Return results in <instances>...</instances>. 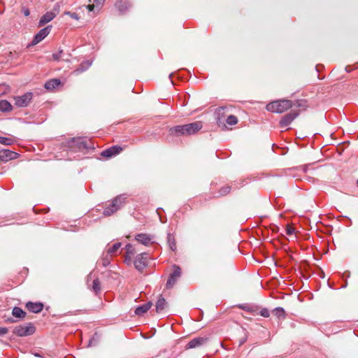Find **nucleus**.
<instances>
[{
    "mask_svg": "<svg viewBox=\"0 0 358 358\" xmlns=\"http://www.w3.org/2000/svg\"><path fill=\"white\" fill-rule=\"evenodd\" d=\"M203 127V123L201 121H196L184 125H178L171 127L169 133L171 136H189L193 135L201 130Z\"/></svg>",
    "mask_w": 358,
    "mask_h": 358,
    "instance_id": "nucleus-1",
    "label": "nucleus"
},
{
    "mask_svg": "<svg viewBox=\"0 0 358 358\" xmlns=\"http://www.w3.org/2000/svg\"><path fill=\"white\" fill-rule=\"evenodd\" d=\"M292 107L290 100L282 99L273 101L266 105V110L272 113H282Z\"/></svg>",
    "mask_w": 358,
    "mask_h": 358,
    "instance_id": "nucleus-2",
    "label": "nucleus"
},
{
    "mask_svg": "<svg viewBox=\"0 0 358 358\" xmlns=\"http://www.w3.org/2000/svg\"><path fill=\"white\" fill-rule=\"evenodd\" d=\"M126 197L124 195H120L115 197L103 210L104 216H110L117 212L125 204Z\"/></svg>",
    "mask_w": 358,
    "mask_h": 358,
    "instance_id": "nucleus-3",
    "label": "nucleus"
},
{
    "mask_svg": "<svg viewBox=\"0 0 358 358\" xmlns=\"http://www.w3.org/2000/svg\"><path fill=\"white\" fill-rule=\"evenodd\" d=\"M35 330V327L31 323H27L15 327L13 333L18 336H27L33 334Z\"/></svg>",
    "mask_w": 358,
    "mask_h": 358,
    "instance_id": "nucleus-4",
    "label": "nucleus"
},
{
    "mask_svg": "<svg viewBox=\"0 0 358 358\" xmlns=\"http://www.w3.org/2000/svg\"><path fill=\"white\" fill-rule=\"evenodd\" d=\"M148 253L147 252H142L136 257L134 264L138 271L142 272L148 266Z\"/></svg>",
    "mask_w": 358,
    "mask_h": 358,
    "instance_id": "nucleus-5",
    "label": "nucleus"
},
{
    "mask_svg": "<svg viewBox=\"0 0 358 358\" xmlns=\"http://www.w3.org/2000/svg\"><path fill=\"white\" fill-rule=\"evenodd\" d=\"M33 98L32 92H27L22 96H15L13 97L15 104L17 107H26L29 105Z\"/></svg>",
    "mask_w": 358,
    "mask_h": 358,
    "instance_id": "nucleus-6",
    "label": "nucleus"
},
{
    "mask_svg": "<svg viewBox=\"0 0 358 358\" xmlns=\"http://www.w3.org/2000/svg\"><path fill=\"white\" fill-rule=\"evenodd\" d=\"M173 271L170 274V275L169 277V279H168V280L166 282V287L167 288L172 287L175 285V283L176 282L178 279L181 275V269H180V268L178 266L173 265Z\"/></svg>",
    "mask_w": 358,
    "mask_h": 358,
    "instance_id": "nucleus-7",
    "label": "nucleus"
},
{
    "mask_svg": "<svg viewBox=\"0 0 358 358\" xmlns=\"http://www.w3.org/2000/svg\"><path fill=\"white\" fill-rule=\"evenodd\" d=\"M52 29L51 25H48L45 28L41 29L34 37L31 45H35L42 41L50 32Z\"/></svg>",
    "mask_w": 358,
    "mask_h": 358,
    "instance_id": "nucleus-8",
    "label": "nucleus"
},
{
    "mask_svg": "<svg viewBox=\"0 0 358 358\" xmlns=\"http://www.w3.org/2000/svg\"><path fill=\"white\" fill-rule=\"evenodd\" d=\"M298 115L299 113L297 111L292 110L281 118L280 126L282 128L287 127Z\"/></svg>",
    "mask_w": 358,
    "mask_h": 358,
    "instance_id": "nucleus-9",
    "label": "nucleus"
},
{
    "mask_svg": "<svg viewBox=\"0 0 358 358\" xmlns=\"http://www.w3.org/2000/svg\"><path fill=\"white\" fill-rule=\"evenodd\" d=\"M18 156L19 155L17 152L10 150L2 149L0 150V160L4 162L17 159Z\"/></svg>",
    "mask_w": 358,
    "mask_h": 358,
    "instance_id": "nucleus-10",
    "label": "nucleus"
},
{
    "mask_svg": "<svg viewBox=\"0 0 358 358\" xmlns=\"http://www.w3.org/2000/svg\"><path fill=\"white\" fill-rule=\"evenodd\" d=\"M135 239L140 243L144 245H149L150 243H153L152 239L153 236L147 234H138L135 236Z\"/></svg>",
    "mask_w": 358,
    "mask_h": 358,
    "instance_id": "nucleus-11",
    "label": "nucleus"
},
{
    "mask_svg": "<svg viewBox=\"0 0 358 358\" xmlns=\"http://www.w3.org/2000/svg\"><path fill=\"white\" fill-rule=\"evenodd\" d=\"M208 338L206 337H196L192 339L187 345V348H195L206 343Z\"/></svg>",
    "mask_w": 358,
    "mask_h": 358,
    "instance_id": "nucleus-12",
    "label": "nucleus"
},
{
    "mask_svg": "<svg viewBox=\"0 0 358 358\" xmlns=\"http://www.w3.org/2000/svg\"><path fill=\"white\" fill-rule=\"evenodd\" d=\"M57 14L52 11H49L45 13L43 16L41 17L38 27H41L44 26L45 24L50 22L52 21L55 17Z\"/></svg>",
    "mask_w": 358,
    "mask_h": 358,
    "instance_id": "nucleus-13",
    "label": "nucleus"
},
{
    "mask_svg": "<svg viewBox=\"0 0 358 358\" xmlns=\"http://www.w3.org/2000/svg\"><path fill=\"white\" fill-rule=\"evenodd\" d=\"M131 6L129 0H117L115 3L116 8L121 13H124Z\"/></svg>",
    "mask_w": 358,
    "mask_h": 358,
    "instance_id": "nucleus-14",
    "label": "nucleus"
},
{
    "mask_svg": "<svg viewBox=\"0 0 358 358\" xmlns=\"http://www.w3.org/2000/svg\"><path fill=\"white\" fill-rule=\"evenodd\" d=\"M122 148L119 146H113L102 151L101 156L104 157H111L119 154Z\"/></svg>",
    "mask_w": 358,
    "mask_h": 358,
    "instance_id": "nucleus-15",
    "label": "nucleus"
},
{
    "mask_svg": "<svg viewBox=\"0 0 358 358\" xmlns=\"http://www.w3.org/2000/svg\"><path fill=\"white\" fill-rule=\"evenodd\" d=\"M122 148L119 146H113L102 151L101 156L104 157H111L119 154Z\"/></svg>",
    "mask_w": 358,
    "mask_h": 358,
    "instance_id": "nucleus-16",
    "label": "nucleus"
},
{
    "mask_svg": "<svg viewBox=\"0 0 358 358\" xmlns=\"http://www.w3.org/2000/svg\"><path fill=\"white\" fill-rule=\"evenodd\" d=\"M26 308L32 313H40L43 308V305L41 303H33V302H27L26 303Z\"/></svg>",
    "mask_w": 358,
    "mask_h": 358,
    "instance_id": "nucleus-17",
    "label": "nucleus"
},
{
    "mask_svg": "<svg viewBox=\"0 0 358 358\" xmlns=\"http://www.w3.org/2000/svg\"><path fill=\"white\" fill-rule=\"evenodd\" d=\"M73 143L78 147L80 150H87L90 148L87 142L83 138H73Z\"/></svg>",
    "mask_w": 358,
    "mask_h": 358,
    "instance_id": "nucleus-18",
    "label": "nucleus"
},
{
    "mask_svg": "<svg viewBox=\"0 0 358 358\" xmlns=\"http://www.w3.org/2000/svg\"><path fill=\"white\" fill-rule=\"evenodd\" d=\"M152 307V303L148 302L145 304H143L140 306H138L135 310V314L138 316L143 315L144 313L148 312V310Z\"/></svg>",
    "mask_w": 358,
    "mask_h": 358,
    "instance_id": "nucleus-19",
    "label": "nucleus"
},
{
    "mask_svg": "<svg viewBox=\"0 0 358 358\" xmlns=\"http://www.w3.org/2000/svg\"><path fill=\"white\" fill-rule=\"evenodd\" d=\"M125 250H126L125 262H127L128 264H129L130 262L131 261V256L135 254L136 251H135L134 246L130 243L127 244V245L125 247Z\"/></svg>",
    "mask_w": 358,
    "mask_h": 358,
    "instance_id": "nucleus-20",
    "label": "nucleus"
},
{
    "mask_svg": "<svg viewBox=\"0 0 358 358\" xmlns=\"http://www.w3.org/2000/svg\"><path fill=\"white\" fill-rule=\"evenodd\" d=\"M61 84L59 79H51L45 84V87L48 90H52Z\"/></svg>",
    "mask_w": 358,
    "mask_h": 358,
    "instance_id": "nucleus-21",
    "label": "nucleus"
},
{
    "mask_svg": "<svg viewBox=\"0 0 358 358\" xmlns=\"http://www.w3.org/2000/svg\"><path fill=\"white\" fill-rule=\"evenodd\" d=\"M167 303L164 298L160 296L156 302L155 309L157 313L162 312L166 308Z\"/></svg>",
    "mask_w": 358,
    "mask_h": 358,
    "instance_id": "nucleus-22",
    "label": "nucleus"
},
{
    "mask_svg": "<svg viewBox=\"0 0 358 358\" xmlns=\"http://www.w3.org/2000/svg\"><path fill=\"white\" fill-rule=\"evenodd\" d=\"M13 110L10 103L6 100H0V111L9 112Z\"/></svg>",
    "mask_w": 358,
    "mask_h": 358,
    "instance_id": "nucleus-23",
    "label": "nucleus"
},
{
    "mask_svg": "<svg viewBox=\"0 0 358 358\" xmlns=\"http://www.w3.org/2000/svg\"><path fill=\"white\" fill-rule=\"evenodd\" d=\"M12 315L17 318H24L26 315V313L22 308L15 307L12 310Z\"/></svg>",
    "mask_w": 358,
    "mask_h": 358,
    "instance_id": "nucleus-24",
    "label": "nucleus"
},
{
    "mask_svg": "<svg viewBox=\"0 0 358 358\" xmlns=\"http://www.w3.org/2000/svg\"><path fill=\"white\" fill-rule=\"evenodd\" d=\"M91 65H92V62H90L89 60L85 61V62H83L82 64H80L79 67L75 71V73H79L83 72V71H86Z\"/></svg>",
    "mask_w": 358,
    "mask_h": 358,
    "instance_id": "nucleus-25",
    "label": "nucleus"
},
{
    "mask_svg": "<svg viewBox=\"0 0 358 358\" xmlns=\"http://www.w3.org/2000/svg\"><path fill=\"white\" fill-rule=\"evenodd\" d=\"M167 242L169 245L170 249L172 251H175L176 250V243L175 241L174 236L171 234H169L167 236Z\"/></svg>",
    "mask_w": 358,
    "mask_h": 358,
    "instance_id": "nucleus-26",
    "label": "nucleus"
},
{
    "mask_svg": "<svg viewBox=\"0 0 358 358\" xmlns=\"http://www.w3.org/2000/svg\"><path fill=\"white\" fill-rule=\"evenodd\" d=\"M273 313L278 319H284L285 317V310L281 307L275 308Z\"/></svg>",
    "mask_w": 358,
    "mask_h": 358,
    "instance_id": "nucleus-27",
    "label": "nucleus"
},
{
    "mask_svg": "<svg viewBox=\"0 0 358 358\" xmlns=\"http://www.w3.org/2000/svg\"><path fill=\"white\" fill-rule=\"evenodd\" d=\"M120 247H121L120 243H116L113 244L112 247H110L108 249V251H107L108 255H110V256L114 255L117 252V250L120 249Z\"/></svg>",
    "mask_w": 358,
    "mask_h": 358,
    "instance_id": "nucleus-28",
    "label": "nucleus"
},
{
    "mask_svg": "<svg viewBox=\"0 0 358 358\" xmlns=\"http://www.w3.org/2000/svg\"><path fill=\"white\" fill-rule=\"evenodd\" d=\"M231 189V187L229 185L223 186L222 187H221L219 189V192H218L219 196H225V195L228 194L230 192Z\"/></svg>",
    "mask_w": 358,
    "mask_h": 358,
    "instance_id": "nucleus-29",
    "label": "nucleus"
},
{
    "mask_svg": "<svg viewBox=\"0 0 358 358\" xmlns=\"http://www.w3.org/2000/svg\"><path fill=\"white\" fill-rule=\"evenodd\" d=\"M14 143V140L11 138L0 136V143L6 145H10Z\"/></svg>",
    "mask_w": 358,
    "mask_h": 358,
    "instance_id": "nucleus-30",
    "label": "nucleus"
},
{
    "mask_svg": "<svg viewBox=\"0 0 358 358\" xmlns=\"http://www.w3.org/2000/svg\"><path fill=\"white\" fill-rule=\"evenodd\" d=\"M226 122L229 125H235L238 122V118L235 115H230L227 117Z\"/></svg>",
    "mask_w": 358,
    "mask_h": 358,
    "instance_id": "nucleus-31",
    "label": "nucleus"
},
{
    "mask_svg": "<svg viewBox=\"0 0 358 358\" xmlns=\"http://www.w3.org/2000/svg\"><path fill=\"white\" fill-rule=\"evenodd\" d=\"M92 289L96 292H97L100 290V283H99V281L98 279H94L93 280Z\"/></svg>",
    "mask_w": 358,
    "mask_h": 358,
    "instance_id": "nucleus-32",
    "label": "nucleus"
},
{
    "mask_svg": "<svg viewBox=\"0 0 358 358\" xmlns=\"http://www.w3.org/2000/svg\"><path fill=\"white\" fill-rule=\"evenodd\" d=\"M64 15L70 16L71 18L78 20L80 19V16L76 13H72L70 11H65Z\"/></svg>",
    "mask_w": 358,
    "mask_h": 358,
    "instance_id": "nucleus-33",
    "label": "nucleus"
},
{
    "mask_svg": "<svg viewBox=\"0 0 358 358\" xmlns=\"http://www.w3.org/2000/svg\"><path fill=\"white\" fill-rule=\"evenodd\" d=\"M260 315L264 317H268L270 316V311L268 309L264 308L260 310Z\"/></svg>",
    "mask_w": 358,
    "mask_h": 358,
    "instance_id": "nucleus-34",
    "label": "nucleus"
},
{
    "mask_svg": "<svg viewBox=\"0 0 358 358\" xmlns=\"http://www.w3.org/2000/svg\"><path fill=\"white\" fill-rule=\"evenodd\" d=\"M106 0H94L96 4V10L98 11L101 9Z\"/></svg>",
    "mask_w": 358,
    "mask_h": 358,
    "instance_id": "nucleus-35",
    "label": "nucleus"
},
{
    "mask_svg": "<svg viewBox=\"0 0 358 358\" xmlns=\"http://www.w3.org/2000/svg\"><path fill=\"white\" fill-rule=\"evenodd\" d=\"M63 53V50H59L57 52H55L52 54V58L54 60H56V61H58L61 57H62V55Z\"/></svg>",
    "mask_w": 358,
    "mask_h": 358,
    "instance_id": "nucleus-36",
    "label": "nucleus"
},
{
    "mask_svg": "<svg viewBox=\"0 0 358 358\" xmlns=\"http://www.w3.org/2000/svg\"><path fill=\"white\" fill-rule=\"evenodd\" d=\"M294 228L292 227L291 225H287L286 226V234L289 236H291L294 234Z\"/></svg>",
    "mask_w": 358,
    "mask_h": 358,
    "instance_id": "nucleus-37",
    "label": "nucleus"
},
{
    "mask_svg": "<svg viewBox=\"0 0 358 358\" xmlns=\"http://www.w3.org/2000/svg\"><path fill=\"white\" fill-rule=\"evenodd\" d=\"M89 12L94 11L96 9V4H89L86 6Z\"/></svg>",
    "mask_w": 358,
    "mask_h": 358,
    "instance_id": "nucleus-38",
    "label": "nucleus"
},
{
    "mask_svg": "<svg viewBox=\"0 0 358 358\" xmlns=\"http://www.w3.org/2000/svg\"><path fill=\"white\" fill-rule=\"evenodd\" d=\"M8 332L6 327H0V336L5 335Z\"/></svg>",
    "mask_w": 358,
    "mask_h": 358,
    "instance_id": "nucleus-39",
    "label": "nucleus"
},
{
    "mask_svg": "<svg viewBox=\"0 0 358 358\" xmlns=\"http://www.w3.org/2000/svg\"><path fill=\"white\" fill-rule=\"evenodd\" d=\"M22 12H23V14H24L25 16H29V14H30V12H29V9H28V8H23Z\"/></svg>",
    "mask_w": 358,
    "mask_h": 358,
    "instance_id": "nucleus-40",
    "label": "nucleus"
},
{
    "mask_svg": "<svg viewBox=\"0 0 358 358\" xmlns=\"http://www.w3.org/2000/svg\"><path fill=\"white\" fill-rule=\"evenodd\" d=\"M110 264V259L108 258H106L103 259V265L104 266H107Z\"/></svg>",
    "mask_w": 358,
    "mask_h": 358,
    "instance_id": "nucleus-41",
    "label": "nucleus"
},
{
    "mask_svg": "<svg viewBox=\"0 0 358 358\" xmlns=\"http://www.w3.org/2000/svg\"><path fill=\"white\" fill-rule=\"evenodd\" d=\"M345 71H348V72H350V71H351V68H350V66H347L345 67Z\"/></svg>",
    "mask_w": 358,
    "mask_h": 358,
    "instance_id": "nucleus-42",
    "label": "nucleus"
},
{
    "mask_svg": "<svg viewBox=\"0 0 358 358\" xmlns=\"http://www.w3.org/2000/svg\"><path fill=\"white\" fill-rule=\"evenodd\" d=\"M244 342H245V341L242 340V341L241 342V344H243Z\"/></svg>",
    "mask_w": 358,
    "mask_h": 358,
    "instance_id": "nucleus-43",
    "label": "nucleus"
},
{
    "mask_svg": "<svg viewBox=\"0 0 358 358\" xmlns=\"http://www.w3.org/2000/svg\"><path fill=\"white\" fill-rule=\"evenodd\" d=\"M357 183H358V180H357Z\"/></svg>",
    "mask_w": 358,
    "mask_h": 358,
    "instance_id": "nucleus-44",
    "label": "nucleus"
}]
</instances>
